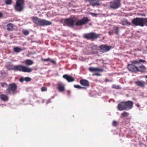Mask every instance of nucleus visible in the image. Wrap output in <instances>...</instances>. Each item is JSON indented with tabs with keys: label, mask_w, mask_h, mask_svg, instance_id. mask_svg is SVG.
Wrapping results in <instances>:
<instances>
[{
	"label": "nucleus",
	"mask_w": 147,
	"mask_h": 147,
	"mask_svg": "<svg viewBox=\"0 0 147 147\" xmlns=\"http://www.w3.org/2000/svg\"><path fill=\"white\" fill-rule=\"evenodd\" d=\"M117 121H113L112 124L113 126H115L117 125Z\"/></svg>",
	"instance_id": "473e14b6"
},
{
	"label": "nucleus",
	"mask_w": 147,
	"mask_h": 147,
	"mask_svg": "<svg viewBox=\"0 0 147 147\" xmlns=\"http://www.w3.org/2000/svg\"><path fill=\"white\" fill-rule=\"evenodd\" d=\"M80 83L82 85L84 86H89V83L88 81L84 80H82L80 81Z\"/></svg>",
	"instance_id": "dca6fc26"
},
{
	"label": "nucleus",
	"mask_w": 147,
	"mask_h": 147,
	"mask_svg": "<svg viewBox=\"0 0 147 147\" xmlns=\"http://www.w3.org/2000/svg\"><path fill=\"white\" fill-rule=\"evenodd\" d=\"M13 50L16 52L18 53L21 51L22 50L19 47H15L13 48Z\"/></svg>",
	"instance_id": "b1692460"
},
{
	"label": "nucleus",
	"mask_w": 147,
	"mask_h": 147,
	"mask_svg": "<svg viewBox=\"0 0 147 147\" xmlns=\"http://www.w3.org/2000/svg\"><path fill=\"white\" fill-rule=\"evenodd\" d=\"M132 23L136 26H144V18H136L132 21Z\"/></svg>",
	"instance_id": "39448f33"
},
{
	"label": "nucleus",
	"mask_w": 147,
	"mask_h": 147,
	"mask_svg": "<svg viewBox=\"0 0 147 147\" xmlns=\"http://www.w3.org/2000/svg\"><path fill=\"white\" fill-rule=\"evenodd\" d=\"M98 37V35L94 33L86 34L84 36V37L88 39L96 38Z\"/></svg>",
	"instance_id": "1a4fd4ad"
},
{
	"label": "nucleus",
	"mask_w": 147,
	"mask_h": 147,
	"mask_svg": "<svg viewBox=\"0 0 147 147\" xmlns=\"http://www.w3.org/2000/svg\"><path fill=\"white\" fill-rule=\"evenodd\" d=\"M96 0H87V1L89 2L90 4L94 6L96 5L98 6L100 5V4L98 3H94L93 2L94 1H96Z\"/></svg>",
	"instance_id": "f3484780"
},
{
	"label": "nucleus",
	"mask_w": 147,
	"mask_h": 147,
	"mask_svg": "<svg viewBox=\"0 0 147 147\" xmlns=\"http://www.w3.org/2000/svg\"><path fill=\"white\" fill-rule=\"evenodd\" d=\"M11 0H6L5 3L7 5H10L11 3Z\"/></svg>",
	"instance_id": "c85d7f7f"
},
{
	"label": "nucleus",
	"mask_w": 147,
	"mask_h": 147,
	"mask_svg": "<svg viewBox=\"0 0 147 147\" xmlns=\"http://www.w3.org/2000/svg\"><path fill=\"white\" fill-rule=\"evenodd\" d=\"M74 88L78 89H81L82 88H84L81 87L79 85H74Z\"/></svg>",
	"instance_id": "cd10ccee"
},
{
	"label": "nucleus",
	"mask_w": 147,
	"mask_h": 147,
	"mask_svg": "<svg viewBox=\"0 0 147 147\" xmlns=\"http://www.w3.org/2000/svg\"><path fill=\"white\" fill-rule=\"evenodd\" d=\"M101 51L102 52H106L109 51L111 48V47L106 45H102L100 46Z\"/></svg>",
	"instance_id": "f8f14e48"
},
{
	"label": "nucleus",
	"mask_w": 147,
	"mask_h": 147,
	"mask_svg": "<svg viewBox=\"0 0 147 147\" xmlns=\"http://www.w3.org/2000/svg\"><path fill=\"white\" fill-rule=\"evenodd\" d=\"M49 61L53 63L54 64H55V62L54 60H51L50 59V61Z\"/></svg>",
	"instance_id": "e433bc0d"
},
{
	"label": "nucleus",
	"mask_w": 147,
	"mask_h": 147,
	"mask_svg": "<svg viewBox=\"0 0 147 147\" xmlns=\"http://www.w3.org/2000/svg\"><path fill=\"white\" fill-rule=\"evenodd\" d=\"M1 84L2 86L3 87L5 86H6V84L5 83L3 84L1 83Z\"/></svg>",
	"instance_id": "4c0bfd02"
},
{
	"label": "nucleus",
	"mask_w": 147,
	"mask_h": 147,
	"mask_svg": "<svg viewBox=\"0 0 147 147\" xmlns=\"http://www.w3.org/2000/svg\"><path fill=\"white\" fill-rule=\"evenodd\" d=\"M145 67L142 65V66H140L138 68V70L137 71H140L141 72H143L145 71Z\"/></svg>",
	"instance_id": "4be33fe9"
},
{
	"label": "nucleus",
	"mask_w": 147,
	"mask_h": 147,
	"mask_svg": "<svg viewBox=\"0 0 147 147\" xmlns=\"http://www.w3.org/2000/svg\"><path fill=\"white\" fill-rule=\"evenodd\" d=\"M120 6L119 0H115L113 2L110 3V7L113 9H117Z\"/></svg>",
	"instance_id": "423d86ee"
},
{
	"label": "nucleus",
	"mask_w": 147,
	"mask_h": 147,
	"mask_svg": "<svg viewBox=\"0 0 147 147\" xmlns=\"http://www.w3.org/2000/svg\"><path fill=\"white\" fill-rule=\"evenodd\" d=\"M58 90L60 92H63L65 90L64 86L63 84L59 83L58 84Z\"/></svg>",
	"instance_id": "2eb2a0df"
},
{
	"label": "nucleus",
	"mask_w": 147,
	"mask_h": 147,
	"mask_svg": "<svg viewBox=\"0 0 147 147\" xmlns=\"http://www.w3.org/2000/svg\"><path fill=\"white\" fill-rule=\"evenodd\" d=\"M144 77L145 78H147V75L146 76H144ZM146 82L147 83V80H146Z\"/></svg>",
	"instance_id": "79ce46f5"
},
{
	"label": "nucleus",
	"mask_w": 147,
	"mask_h": 147,
	"mask_svg": "<svg viewBox=\"0 0 147 147\" xmlns=\"http://www.w3.org/2000/svg\"><path fill=\"white\" fill-rule=\"evenodd\" d=\"M106 82H107V80H106Z\"/></svg>",
	"instance_id": "de8ad7c7"
},
{
	"label": "nucleus",
	"mask_w": 147,
	"mask_h": 147,
	"mask_svg": "<svg viewBox=\"0 0 147 147\" xmlns=\"http://www.w3.org/2000/svg\"><path fill=\"white\" fill-rule=\"evenodd\" d=\"M144 24L147 26V18H144Z\"/></svg>",
	"instance_id": "c756f323"
},
{
	"label": "nucleus",
	"mask_w": 147,
	"mask_h": 147,
	"mask_svg": "<svg viewBox=\"0 0 147 147\" xmlns=\"http://www.w3.org/2000/svg\"><path fill=\"white\" fill-rule=\"evenodd\" d=\"M112 87L116 89H119V86H117L115 85H113L112 86Z\"/></svg>",
	"instance_id": "72a5a7b5"
},
{
	"label": "nucleus",
	"mask_w": 147,
	"mask_h": 147,
	"mask_svg": "<svg viewBox=\"0 0 147 147\" xmlns=\"http://www.w3.org/2000/svg\"><path fill=\"white\" fill-rule=\"evenodd\" d=\"M125 110H127L131 109L133 106V102L130 101L125 102Z\"/></svg>",
	"instance_id": "9d476101"
},
{
	"label": "nucleus",
	"mask_w": 147,
	"mask_h": 147,
	"mask_svg": "<svg viewBox=\"0 0 147 147\" xmlns=\"http://www.w3.org/2000/svg\"><path fill=\"white\" fill-rule=\"evenodd\" d=\"M97 75H99V74H97Z\"/></svg>",
	"instance_id": "49530a36"
},
{
	"label": "nucleus",
	"mask_w": 147,
	"mask_h": 147,
	"mask_svg": "<svg viewBox=\"0 0 147 147\" xmlns=\"http://www.w3.org/2000/svg\"><path fill=\"white\" fill-rule=\"evenodd\" d=\"M75 21V20L73 18H69L64 20L65 23L69 26H73Z\"/></svg>",
	"instance_id": "6e6552de"
},
{
	"label": "nucleus",
	"mask_w": 147,
	"mask_h": 147,
	"mask_svg": "<svg viewBox=\"0 0 147 147\" xmlns=\"http://www.w3.org/2000/svg\"><path fill=\"white\" fill-rule=\"evenodd\" d=\"M13 27V25L11 24H7V29L9 30H11Z\"/></svg>",
	"instance_id": "393cba45"
},
{
	"label": "nucleus",
	"mask_w": 147,
	"mask_h": 147,
	"mask_svg": "<svg viewBox=\"0 0 147 147\" xmlns=\"http://www.w3.org/2000/svg\"><path fill=\"white\" fill-rule=\"evenodd\" d=\"M23 33L25 35H27L29 34V32L27 30H25L24 31Z\"/></svg>",
	"instance_id": "2f4dec72"
},
{
	"label": "nucleus",
	"mask_w": 147,
	"mask_h": 147,
	"mask_svg": "<svg viewBox=\"0 0 147 147\" xmlns=\"http://www.w3.org/2000/svg\"><path fill=\"white\" fill-rule=\"evenodd\" d=\"M128 113L126 112H124L121 114V115L122 117H126L128 115Z\"/></svg>",
	"instance_id": "a878e982"
},
{
	"label": "nucleus",
	"mask_w": 147,
	"mask_h": 147,
	"mask_svg": "<svg viewBox=\"0 0 147 147\" xmlns=\"http://www.w3.org/2000/svg\"><path fill=\"white\" fill-rule=\"evenodd\" d=\"M24 62L26 64L28 65H31L33 63V61L30 59H27Z\"/></svg>",
	"instance_id": "5701e85b"
},
{
	"label": "nucleus",
	"mask_w": 147,
	"mask_h": 147,
	"mask_svg": "<svg viewBox=\"0 0 147 147\" xmlns=\"http://www.w3.org/2000/svg\"><path fill=\"white\" fill-rule=\"evenodd\" d=\"M89 21L87 18L85 17L81 20L77 21L76 23V25L77 26H80L84 24L87 23Z\"/></svg>",
	"instance_id": "0eeeda50"
},
{
	"label": "nucleus",
	"mask_w": 147,
	"mask_h": 147,
	"mask_svg": "<svg viewBox=\"0 0 147 147\" xmlns=\"http://www.w3.org/2000/svg\"><path fill=\"white\" fill-rule=\"evenodd\" d=\"M136 105L138 107H140V105H139V104H136Z\"/></svg>",
	"instance_id": "a19ab883"
},
{
	"label": "nucleus",
	"mask_w": 147,
	"mask_h": 147,
	"mask_svg": "<svg viewBox=\"0 0 147 147\" xmlns=\"http://www.w3.org/2000/svg\"><path fill=\"white\" fill-rule=\"evenodd\" d=\"M106 82H107V80H106Z\"/></svg>",
	"instance_id": "09e8293b"
},
{
	"label": "nucleus",
	"mask_w": 147,
	"mask_h": 147,
	"mask_svg": "<svg viewBox=\"0 0 147 147\" xmlns=\"http://www.w3.org/2000/svg\"><path fill=\"white\" fill-rule=\"evenodd\" d=\"M33 20L35 24L40 26H48L52 24L51 22L50 21L44 19H40L37 17H33Z\"/></svg>",
	"instance_id": "f257e3e1"
},
{
	"label": "nucleus",
	"mask_w": 147,
	"mask_h": 147,
	"mask_svg": "<svg viewBox=\"0 0 147 147\" xmlns=\"http://www.w3.org/2000/svg\"><path fill=\"white\" fill-rule=\"evenodd\" d=\"M91 14L93 16H95L96 15V14L93 13H91Z\"/></svg>",
	"instance_id": "58836bf2"
},
{
	"label": "nucleus",
	"mask_w": 147,
	"mask_h": 147,
	"mask_svg": "<svg viewBox=\"0 0 147 147\" xmlns=\"http://www.w3.org/2000/svg\"><path fill=\"white\" fill-rule=\"evenodd\" d=\"M2 16V13L0 12V17H1Z\"/></svg>",
	"instance_id": "37998d69"
},
{
	"label": "nucleus",
	"mask_w": 147,
	"mask_h": 147,
	"mask_svg": "<svg viewBox=\"0 0 147 147\" xmlns=\"http://www.w3.org/2000/svg\"><path fill=\"white\" fill-rule=\"evenodd\" d=\"M50 59L49 58H48L47 59H45L43 60V61H50Z\"/></svg>",
	"instance_id": "c9c22d12"
},
{
	"label": "nucleus",
	"mask_w": 147,
	"mask_h": 147,
	"mask_svg": "<svg viewBox=\"0 0 147 147\" xmlns=\"http://www.w3.org/2000/svg\"><path fill=\"white\" fill-rule=\"evenodd\" d=\"M31 80V78L28 77H26L24 78H22L20 79L19 81L21 82H22L24 81L26 82H29Z\"/></svg>",
	"instance_id": "a211bd4d"
},
{
	"label": "nucleus",
	"mask_w": 147,
	"mask_h": 147,
	"mask_svg": "<svg viewBox=\"0 0 147 147\" xmlns=\"http://www.w3.org/2000/svg\"><path fill=\"white\" fill-rule=\"evenodd\" d=\"M0 98L1 99L4 101H6L8 100V97L5 95L1 94L0 96Z\"/></svg>",
	"instance_id": "aec40b11"
},
{
	"label": "nucleus",
	"mask_w": 147,
	"mask_h": 147,
	"mask_svg": "<svg viewBox=\"0 0 147 147\" xmlns=\"http://www.w3.org/2000/svg\"><path fill=\"white\" fill-rule=\"evenodd\" d=\"M143 16H145V15H143Z\"/></svg>",
	"instance_id": "a18cd8bd"
},
{
	"label": "nucleus",
	"mask_w": 147,
	"mask_h": 147,
	"mask_svg": "<svg viewBox=\"0 0 147 147\" xmlns=\"http://www.w3.org/2000/svg\"><path fill=\"white\" fill-rule=\"evenodd\" d=\"M115 32L116 34H117L118 33V28L117 27H116L115 29Z\"/></svg>",
	"instance_id": "f704fd0d"
},
{
	"label": "nucleus",
	"mask_w": 147,
	"mask_h": 147,
	"mask_svg": "<svg viewBox=\"0 0 147 147\" xmlns=\"http://www.w3.org/2000/svg\"><path fill=\"white\" fill-rule=\"evenodd\" d=\"M47 90V88L45 87H42L41 88V90L42 92L46 91Z\"/></svg>",
	"instance_id": "7c9ffc66"
},
{
	"label": "nucleus",
	"mask_w": 147,
	"mask_h": 147,
	"mask_svg": "<svg viewBox=\"0 0 147 147\" xmlns=\"http://www.w3.org/2000/svg\"><path fill=\"white\" fill-rule=\"evenodd\" d=\"M121 23L122 25H127L128 24L130 25V24L127 22V20L122 22Z\"/></svg>",
	"instance_id": "bb28decb"
},
{
	"label": "nucleus",
	"mask_w": 147,
	"mask_h": 147,
	"mask_svg": "<svg viewBox=\"0 0 147 147\" xmlns=\"http://www.w3.org/2000/svg\"><path fill=\"white\" fill-rule=\"evenodd\" d=\"M145 62V61L141 59L139 60L138 61H133L132 62V64L128 65V69L129 71H131L135 72L137 71L138 68L134 66V64L141 63H144Z\"/></svg>",
	"instance_id": "7ed1b4c3"
},
{
	"label": "nucleus",
	"mask_w": 147,
	"mask_h": 147,
	"mask_svg": "<svg viewBox=\"0 0 147 147\" xmlns=\"http://www.w3.org/2000/svg\"><path fill=\"white\" fill-rule=\"evenodd\" d=\"M136 84L138 86L143 87L145 85V82L142 81H138L135 82Z\"/></svg>",
	"instance_id": "6ab92c4d"
},
{
	"label": "nucleus",
	"mask_w": 147,
	"mask_h": 147,
	"mask_svg": "<svg viewBox=\"0 0 147 147\" xmlns=\"http://www.w3.org/2000/svg\"><path fill=\"white\" fill-rule=\"evenodd\" d=\"M13 70L23 72H30L32 71V69L26 66L18 65L13 66Z\"/></svg>",
	"instance_id": "f03ea898"
},
{
	"label": "nucleus",
	"mask_w": 147,
	"mask_h": 147,
	"mask_svg": "<svg viewBox=\"0 0 147 147\" xmlns=\"http://www.w3.org/2000/svg\"><path fill=\"white\" fill-rule=\"evenodd\" d=\"M67 93H68V94H70V90H68L67 91Z\"/></svg>",
	"instance_id": "ea45409f"
},
{
	"label": "nucleus",
	"mask_w": 147,
	"mask_h": 147,
	"mask_svg": "<svg viewBox=\"0 0 147 147\" xmlns=\"http://www.w3.org/2000/svg\"><path fill=\"white\" fill-rule=\"evenodd\" d=\"M109 34H110V32H109Z\"/></svg>",
	"instance_id": "c03bdc74"
},
{
	"label": "nucleus",
	"mask_w": 147,
	"mask_h": 147,
	"mask_svg": "<svg viewBox=\"0 0 147 147\" xmlns=\"http://www.w3.org/2000/svg\"><path fill=\"white\" fill-rule=\"evenodd\" d=\"M63 77L66 79L68 82H71L74 81V78L71 76L67 75H65L63 76Z\"/></svg>",
	"instance_id": "4468645a"
},
{
	"label": "nucleus",
	"mask_w": 147,
	"mask_h": 147,
	"mask_svg": "<svg viewBox=\"0 0 147 147\" xmlns=\"http://www.w3.org/2000/svg\"><path fill=\"white\" fill-rule=\"evenodd\" d=\"M17 88V86L15 84L13 83L10 84L7 89V90L8 91L9 93H10L11 92V91H14Z\"/></svg>",
	"instance_id": "9b49d317"
},
{
	"label": "nucleus",
	"mask_w": 147,
	"mask_h": 147,
	"mask_svg": "<svg viewBox=\"0 0 147 147\" xmlns=\"http://www.w3.org/2000/svg\"><path fill=\"white\" fill-rule=\"evenodd\" d=\"M125 102H121L117 106L118 109L120 111L125 110Z\"/></svg>",
	"instance_id": "ddd939ff"
},
{
	"label": "nucleus",
	"mask_w": 147,
	"mask_h": 147,
	"mask_svg": "<svg viewBox=\"0 0 147 147\" xmlns=\"http://www.w3.org/2000/svg\"><path fill=\"white\" fill-rule=\"evenodd\" d=\"M89 70L91 71H102L103 70L102 69H98L97 68L90 67L89 68Z\"/></svg>",
	"instance_id": "412c9836"
},
{
	"label": "nucleus",
	"mask_w": 147,
	"mask_h": 147,
	"mask_svg": "<svg viewBox=\"0 0 147 147\" xmlns=\"http://www.w3.org/2000/svg\"><path fill=\"white\" fill-rule=\"evenodd\" d=\"M24 1L23 0H18L16 2V4L15 6V9L18 11H22L23 9Z\"/></svg>",
	"instance_id": "20e7f679"
}]
</instances>
